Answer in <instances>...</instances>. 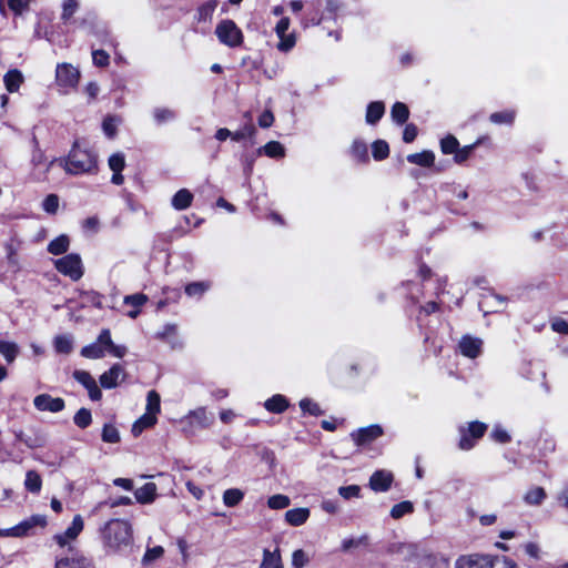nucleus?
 <instances>
[{"label":"nucleus","mask_w":568,"mask_h":568,"mask_svg":"<svg viewBox=\"0 0 568 568\" xmlns=\"http://www.w3.org/2000/svg\"><path fill=\"white\" fill-rule=\"evenodd\" d=\"M100 537L106 554H122L132 545V526L123 519H111L100 529Z\"/></svg>","instance_id":"nucleus-1"},{"label":"nucleus","mask_w":568,"mask_h":568,"mask_svg":"<svg viewBox=\"0 0 568 568\" xmlns=\"http://www.w3.org/2000/svg\"><path fill=\"white\" fill-rule=\"evenodd\" d=\"M110 354L113 357L122 358L126 355L128 348L124 345L113 343L109 328H103L98 335L95 342L81 348V356L89 359H100Z\"/></svg>","instance_id":"nucleus-2"},{"label":"nucleus","mask_w":568,"mask_h":568,"mask_svg":"<svg viewBox=\"0 0 568 568\" xmlns=\"http://www.w3.org/2000/svg\"><path fill=\"white\" fill-rule=\"evenodd\" d=\"M67 173L78 175L97 171V155L87 149H81L77 143L72 146L67 159L58 161Z\"/></svg>","instance_id":"nucleus-3"},{"label":"nucleus","mask_w":568,"mask_h":568,"mask_svg":"<svg viewBox=\"0 0 568 568\" xmlns=\"http://www.w3.org/2000/svg\"><path fill=\"white\" fill-rule=\"evenodd\" d=\"M219 41L230 48L240 47L243 43V32L233 20H222L215 28Z\"/></svg>","instance_id":"nucleus-4"},{"label":"nucleus","mask_w":568,"mask_h":568,"mask_svg":"<svg viewBox=\"0 0 568 568\" xmlns=\"http://www.w3.org/2000/svg\"><path fill=\"white\" fill-rule=\"evenodd\" d=\"M80 80V71L70 63H59L55 69V81L60 89L68 93Z\"/></svg>","instance_id":"nucleus-5"},{"label":"nucleus","mask_w":568,"mask_h":568,"mask_svg":"<svg viewBox=\"0 0 568 568\" xmlns=\"http://www.w3.org/2000/svg\"><path fill=\"white\" fill-rule=\"evenodd\" d=\"M55 268L72 281H78L83 275V265L78 254L71 253L54 262Z\"/></svg>","instance_id":"nucleus-6"},{"label":"nucleus","mask_w":568,"mask_h":568,"mask_svg":"<svg viewBox=\"0 0 568 568\" xmlns=\"http://www.w3.org/2000/svg\"><path fill=\"white\" fill-rule=\"evenodd\" d=\"M47 526V517L44 515H32L14 527L8 529L3 536L24 537L34 534L36 528H44Z\"/></svg>","instance_id":"nucleus-7"},{"label":"nucleus","mask_w":568,"mask_h":568,"mask_svg":"<svg viewBox=\"0 0 568 568\" xmlns=\"http://www.w3.org/2000/svg\"><path fill=\"white\" fill-rule=\"evenodd\" d=\"M73 378L80 383L89 393V397L97 402L100 400L102 397V392L99 388L95 379L92 377V375L82 369H75L73 372Z\"/></svg>","instance_id":"nucleus-8"},{"label":"nucleus","mask_w":568,"mask_h":568,"mask_svg":"<svg viewBox=\"0 0 568 568\" xmlns=\"http://www.w3.org/2000/svg\"><path fill=\"white\" fill-rule=\"evenodd\" d=\"M84 527V521L81 515H75L72 519L71 525L65 529L63 534L54 536V540L60 547H64L70 541L77 539Z\"/></svg>","instance_id":"nucleus-9"},{"label":"nucleus","mask_w":568,"mask_h":568,"mask_svg":"<svg viewBox=\"0 0 568 568\" xmlns=\"http://www.w3.org/2000/svg\"><path fill=\"white\" fill-rule=\"evenodd\" d=\"M34 407L40 412H51L58 413L61 412L65 404L64 400L60 397H52L49 394H40L33 399Z\"/></svg>","instance_id":"nucleus-10"},{"label":"nucleus","mask_w":568,"mask_h":568,"mask_svg":"<svg viewBox=\"0 0 568 568\" xmlns=\"http://www.w3.org/2000/svg\"><path fill=\"white\" fill-rule=\"evenodd\" d=\"M490 555L470 554L457 558L455 568H489Z\"/></svg>","instance_id":"nucleus-11"},{"label":"nucleus","mask_w":568,"mask_h":568,"mask_svg":"<svg viewBox=\"0 0 568 568\" xmlns=\"http://www.w3.org/2000/svg\"><path fill=\"white\" fill-rule=\"evenodd\" d=\"M383 429L379 425H371L352 433V438L358 446H363L372 443L379 436H382Z\"/></svg>","instance_id":"nucleus-12"},{"label":"nucleus","mask_w":568,"mask_h":568,"mask_svg":"<svg viewBox=\"0 0 568 568\" xmlns=\"http://www.w3.org/2000/svg\"><path fill=\"white\" fill-rule=\"evenodd\" d=\"M393 474L387 470H376L369 478V487L372 490L381 493L387 491L393 483Z\"/></svg>","instance_id":"nucleus-13"},{"label":"nucleus","mask_w":568,"mask_h":568,"mask_svg":"<svg viewBox=\"0 0 568 568\" xmlns=\"http://www.w3.org/2000/svg\"><path fill=\"white\" fill-rule=\"evenodd\" d=\"M120 378H124V369L122 365L114 364L100 376V384L106 389L114 388L118 386Z\"/></svg>","instance_id":"nucleus-14"},{"label":"nucleus","mask_w":568,"mask_h":568,"mask_svg":"<svg viewBox=\"0 0 568 568\" xmlns=\"http://www.w3.org/2000/svg\"><path fill=\"white\" fill-rule=\"evenodd\" d=\"M483 341L480 338L464 336L459 342L460 353L469 358H476L481 352Z\"/></svg>","instance_id":"nucleus-15"},{"label":"nucleus","mask_w":568,"mask_h":568,"mask_svg":"<svg viewBox=\"0 0 568 568\" xmlns=\"http://www.w3.org/2000/svg\"><path fill=\"white\" fill-rule=\"evenodd\" d=\"M32 143H33V150H32V154H31V164L33 165L34 170L41 169L42 173L44 174L57 162V160L47 162L44 152L40 149L36 136H33Z\"/></svg>","instance_id":"nucleus-16"},{"label":"nucleus","mask_w":568,"mask_h":568,"mask_svg":"<svg viewBox=\"0 0 568 568\" xmlns=\"http://www.w3.org/2000/svg\"><path fill=\"white\" fill-rule=\"evenodd\" d=\"M185 418L191 425H195L200 428H207L213 422V416L207 414L204 407H199L190 412Z\"/></svg>","instance_id":"nucleus-17"},{"label":"nucleus","mask_w":568,"mask_h":568,"mask_svg":"<svg viewBox=\"0 0 568 568\" xmlns=\"http://www.w3.org/2000/svg\"><path fill=\"white\" fill-rule=\"evenodd\" d=\"M20 248V242L16 239H11L4 244L6 257L9 266L14 271L20 270L18 251Z\"/></svg>","instance_id":"nucleus-18"},{"label":"nucleus","mask_w":568,"mask_h":568,"mask_svg":"<svg viewBox=\"0 0 568 568\" xmlns=\"http://www.w3.org/2000/svg\"><path fill=\"white\" fill-rule=\"evenodd\" d=\"M134 496L140 504H150L156 497V485L154 483H146L134 491Z\"/></svg>","instance_id":"nucleus-19"},{"label":"nucleus","mask_w":568,"mask_h":568,"mask_svg":"<svg viewBox=\"0 0 568 568\" xmlns=\"http://www.w3.org/2000/svg\"><path fill=\"white\" fill-rule=\"evenodd\" d=\"M310 517L308 508H294L290 509L285 513V520L291 526H301L303 525Z\"/></svg>","instance_id":"nucleus-20"},{"label":"nucleus","mask_w":568,"mask_h":568,"mask_svg":"<svg viewBox=\"0 0 568 568\" xmlns=\"http://www.w3.org/2000/svg\"><path fill=\"white\" fill-rule=\"evenodd\" d=\"M146 302L148 296L142 293L126 295L124 297V304L133 307V310L128 312V316L131 318H135L140 313V307H142Z\"/></svg>","instance_id":"nucleus-21"},{"label":"nucleus","mask_w":568,"mask_h":568,"mask_svg":"<svg viewBox=\"0 0 568 568\" xmlns=\"http://www.w3.org/2000/svg\"><path fill=\"white\" fill-rule=\"evenodd\" d=\"M3 82L9 92H17L23 83V75L17 69L9 70L3 77Z\"/></svg>","instance_id":"nucleus-22"},{"label":"nucleus","mask_w":568,"mask_h":568,"mask_svg":"<svg viewBox=\"0 0 568 568\" xmlns=\"http://www.w3.org/2000/svg\"><path fill=\"white\" fill-rule=\"evenodd\" d=\"M407 161L415 165L429 168L434 165L435 154L432 151L426 150L420 153H413L407 155Z\"/></svg>","instance_id":"nucleus-23"},{"label":"nucleus","mask_w":568,"mask_h":568,"mask_svg":"<svg viewBox=\"0 0 568 568\" xmlns=\"http://www.w3.org/2000/svg\"><path fill=\"white\" fill-rule=\"evenodd\" d=\"M192 200L193 194L186 189H181L172 197V206L178 211H182L192 204Z\"/></svg>","instance_id":"nucleus-24"},{"label":"nucleus","mask_w":568,"mask_h":568,"mask_svg":"<svg viewBox=\"0 0 568 568\" xmlns=\"http://www.w3.org/2000/svg\"><path fill=\"white\" fill-rule=\"evenodd\" d=\"M547 494L542 487H531L526 491L523 499L529 506H539L546 499Z\"/></svg>","instance_id":"nucleus-25"},{"label":"nucleus","mask_w":568,"mask_h":568,"mask_svg":"<svg viewBox=\"0 0 568 568\" xmlns=\"http://www.w3.org/2000/svg\"><path fill=\"white\" fill-rule=\"evenodd\" d=\"M385 112V105L381 101L371 102L366 110V122L368 124L377 123Z\"/></svg>","instance_id":"nucleus-26"},{"label":"nucleus","mask_w":568,"mask_h":568,"mask_svg":"<svg viewBox=\"0 0 568 568\" xmlns=\"http://www.w3.org/2000/svg\"><path fill=\"white\" fill-rule=\"evenodd\" d=\"M53 346L59 354H70L73 351V337L69 334L57 335L53 339Z\"/></svg>","instance_id":"nucleus-27"},{"label":"nucleus","mask_w":568,"mask_h":568,"mask_svg":"<svg viewBox=\"0 0 568 568\" xmlns=\"http://www.w3.org/2000/svg\"><path fill=\"white\" fill-rule=\"evenodd\" d=\"M264 407L275 414L283 413L288 407V402L283 395H274L264 403Z\"/></svg>","instance_id":"nucleus-28"},{"label":"nucleus","mask_w":568,"mask_h":568,"mask_svg":"<svg viewBox=\"0 0 568 568\" xmlns=\"http://www.w3.org/2000/svg\"><path fill=\"white\" fill-rule=\"evenodd\" d=\"M265 154L268 158L280 159L285 155V148L277 141H271L258 149V154Z\"/></svg>","instance_id":"nucleus-29"},{"label":"nucleus","mask_w":568,"mask_h":568,"mask_svg":"<svg viewBox=\"0 0 568 568\" xmlns=\"http://www.w3.org/2000/svg\"><path fill=\"white\" fill-rule=\"evenodd\" d=\"M156 423V417L153 414L145 413L132 426V434L138 437L145 428L152 427Z\"/></svg>","instance_id":"nucleus-30"},{"label":"nucleus","mask_w":568,"mask_h":568,"mask_svg":"<svg viewBox=\"0 0 568 568\" xmlns=\"http://www.w3.org/2000/svg\"><path fill=\"white\" fill-rule=\"evenodd\" d=\"M70 240L67 235L62 234L48 244V252L53 255H60L68 251Z\"/></svg>","instance_id":"nucleus-31"},{"label":"nucleus","mask_w":568,"mask_h":568,"mask_svg":"<svg viewBox=\"0 0 568 568\" xmlns=\"http://www.w3.org/2000/svg\"><path fill=\"white\" fill-rule=\"evenodd\" d=\"M260 568H283L278 550L270 551L268 549H265Z\"/></svg>","instance_id":"nucleus-32"},{"label":"nucleus","mask_w":568,"mask_h":568,"mask_svg":"<svg viewBox=\"0 0 568 568\" xmlns=\"http://www.w3.org/2000/svg\"><path fill=\"white\" fill-rule=\"evenodd\" d=\"M26 489L30 493L38 494L41 490L42 479L36 470H29L26 474Z\"/></svg>","instance_id":"nucleus-33"},{"label":"nucleus","mask_w":568,"mask_h":568,"mask_svg":"<svg viewBox=\"0 0 568 568\" xmlns=\"http://www.w3.org/2000/svg\"><path fill=\"white\" fill-rule=\"evenodd\" d=\"M244 498V493L237 488H230L223 493V503L227 507L237 506Z\"/></svg>","instance_id":"nucleus-34"},{"label":"nucleus","mask_w":568,"mask_h":568,"mask_svg":"<svg viewBox=\"0 0 568 568\" xmlns=\"http://www.w3.org/2000/svg\"><path fill=\"white\" fill-rule=\"evenodd\" d=\"M0 354L4 357V359L10 364L12 363L19 354V346L13 342H0Z\"/></svg>","instance_id":"nucleus-35"},{"label":"nucleus","mask_w":568,"mask_h":568,"mask_svg":"<svg viewBox=\"0 0 568 568\" xmlns=\"http://www.w3.org/2000/svg\"><path fill=\"white\" fill-rule=\"evenodd\" d=\"M392 119L397 124H404L409 116V110L406 104L396 102L392 108Z\"/></svg>","instance_id":"nucleus-36"},{"label":"nucleus","mask_w":568,"mask_h":568,"mask_svg":"<svg viewBox=\"0 0 568 568\" xmlns=\"http://www.w3.org/2000/svg\"><path fill=\"white\" fill-rule=\"evenodd\" d=\"M153 118L156 124L161 125L173 121L176 118V113L169 108H155L153 110Z\"/></svg>","instance_id":"nucleus-37"},{"label":"nucleus","mask_w":568,"mask_h":568,"mask_svg":"<svg viewBox=\"0 0 568 568\" xmlns=\"http://www.w3.org/2000/svg\"><path fill=\"white\" fill-rule=\"evenodd\" d=\"M217 6V2L215 0L207 1L203 3L197 9V21L199 22H207L211 20L213 12L215 11V8Z\"/></svg>","instance_id":"nucleus-38"},{"label":"nucleus","mask_w":568,"mask_h":568,"mask_svg":"<svg viewBox=\"0 0 568 568\" xmlns=\"http://www.w3.org/2000/svg\"><path fill=\"white\" fill-rule=\"evenodd\" d=\"M414 511V505L409 500H405L394 505L390 509V516L394 519H399L405 515L412 514Z\"/></svg>","instance_id":"nucleus-39"},{"label":"nucleus","mask_w":568,"mask_h":568,"mask_svg":"<svg viewBox=\"0 0 568 568\" xmlns=\"http://www.w3.org/2000/svg\"><path fill=\"white\" fill-rule=\"evenodd\" d=\"M161 399L160 395L155 390H150L146 396V412L153 414L155 417L160 413L161 409Z\"/></svg>","instance_id":"nucleus-40"},{"label":"nucleus","mask_w":568,"mask_h":568,"mask_svg":"<svg viewBox=\"0 0 568 568\" xmlns=\"http://www.w3.org/2000/svg\"><path fill=\"white\" fill-rule=\"evenodd\" d=\"M515 111L507 110L491 113L489 120L495 124H511L515 120Z\"/></svg>","instance_id":"nucleus-41"},{"label":"nucleus","mask_w":568,"mask_h":568,"mask_svg":"<svg viewBox=\"0 0 568 568\" xmlns=\"http://www.w3.org/2000/svg\"><path fill=\"white\" fill-rule=\"evenodd\" d=\"M372 152L375 160L381 161L388 156L389 146L386 141L377 140L372 145Z\"/></svg>","instance_id":"nucleus-42"},{"label":"nucleus","mask_w":568,"mask_h":568,"mask_svg":"<svg viewBox=\"0 0 568 568\" xmlns=\"http://www.w3.org/2000/svg\"><path fill=\"white\" fill-rule=\"evenodd\" d=\"M79 9V1L78 0H64L62 2V13H61V20L63 22H69L70 19L73 17V14Z\"/></svg>","instance_id":"nucleus-43"},{"label":"nucleus","mask_w":568,"mask_h":568,"mask_svg":"<svg viewBox=\"0 0 568 568\" xmlns=\"http://www.w3.org/2000/svg\"><path fill=\"white\" fill-rule=\"evenodd\" d=\"M489 568H518L517 564L506 556H491Z\"/></svg>","instance_id":"nucleus-44"},{"label":"nucleus","mask_w":568,"mask_h":568,"mask_svg":"<svg viewBox=\"0 0 568 568\" xmlns=\"http://www.w3.org/2000/svg\"><path fill=\"white\" fill-rule=\"evenodd\" d=\"M73 422L78 427H80L82 429L87 428L92 422L91 412L87 408H80L75 413V415L73 417Z\"/></svg>","instance_id":"nucleus-45"},{"label":"nucleus","mask_w":568,"mask_h":568,"mask_svg":"<svg viewBox=\"0 0 568 568\" xmlns=\"http://www.w3.org/2000/svg\"><path fill=\"white\" fill-rule=\"evenodd\" d=\"M255 133H256V129H255L254 124L252 122H247L243 125V128L233 132L232 140L239 142V141H242L243 139L254 136Z\"/></svg>","instance_id":"nucleus-46"},{"label":"nucleus","mask_w":568,"mask_h":568,"mask_svg":"<svg viewBox=\"0 0 568 568\" xmlns=\"http://www.w3.org/2000/svg\"><path fill=\"white\" fill-rule=\"evenodd\" d=\"M312 4L314 7V11L312 13H310V16H306L302 20V24L304 28H307L310 24L317 26L321 23V21L323 19L322 16L320 14L321 1L317 0V1L313 2Z\"/></svg>","instance_id":"nucleus-47"},{"label":"nucleus","mask_w":568,"mask_h":568,"mask_svg":"<svg viewBox=\"0 0 568 568\" xmlns=\"http://www.w3.org/2000/svg\"><path fill=\"white\" fill-rule=\"evenodd\" d=\"M291 504V499L286 495L277 494L273 495L267 500V506L271 509H284L288 507Z\"/></svg>","instance_id":"nucleus-48"},{"label":"nucleus","mask_w":568,"mask_h":568,"mask_svg":"<svg viewBox=\"0 0 568 568\" xmlns=\"http://www.w3.org/2000/svg\"><path fill=\"white\" fill-rule=\"evenodd\" d=\"M352 155L358 161H366L368 159L367 145L361 140H355L351 148Z\"/></svg>","instance_id":"nucleus-49"},{"label":"nucleus","mask_w":568,"mask_h":568,"mask_svg":"<svg viewBox=\"0 0 568 568\" xmlns=\"http://www.w3.org/2000/svg\"><path fill=\"white\" fill-rule=\"evenodd\" d=\"M459 146L458 140L453 135H447L440 141V149L444 154H454Z\"/></svg>","instance_id":"nucleus-50"},{"label":"nucleus","mask_w":568,"mask_h":568,"mask_svg":"<svg viewBox=\"0 0 568 568\" xmlns=\"http://www.w3.org/2000/svg\"><path fill=\"white\" fill-rule=\"evenodd\" d=\"M102 440L105 443H118L120 440V434L115 426L105 424L102 429Z\"/></svg>","instance_id":"nucleus-51"},{"label":"nucleus","mask_w":568,"mask_h":568,"mask_svg":"<svg viewBox=\"0 0 568 568\" xmlns=\"http://www.w3.org/2000/svg\"><path fill=\"white\" fill-rule=\"evenodd\" d=\"M280 38V42L277 43V49L282 52H288L292 50L296 43V38L294 33H284V36H277Z\"/></svg>","instance_id":"nucleus-52"},{"label":"nucleus","mask_w":568,"mask_h":568,"mask_svg":"<svg viewBox=\"0 0 568 568\" xmlns=\"http://www.w3.org/2000/svg\"><path fill=\"white\" fill-rule=\"evenodd\" d=\"M210 285L205 282H193L186 285L185 293L189 296H201L209 290Z\"/></svg>","instance_id":"nucleus-53"},{"label":"nucleus","mask_w":568,"mask_h":568,"mask_svg":"<svg viewBox=\"0 0 568 568\" xmlns=\"http://www.w3.org/2000/svg\"><path fill=\"white\" fill-rule=\"evenodd\" d=\"M474 439H479L484 436L487 430V425L480 422H471L468 424V427L465 428Z\"/></svg>","instance_id":"nucleus-54"},{"label":"nucleus","mask_w":568,"mask_h":568,"mask_svg":"<svg viewBox=\"0 0 568 568\" xmlns=\"http://www.w3.org/2000/svg\"><path fill=\"white\" fill-rule=\"evenodd\" d=\"M300 407L304 413H308L312 416H320L322 415V410L317 403L313 402L310 398H303L300 402Z\"/></svg>","instance_id":"nucleus-55"},{"label":"nucleus","mask_w":568,"mask_h":568,"mask_svg":"<svg viewBox=\"0 0 568 568\" xmlns=\"http://www.w3.org/2000/svg\"><path fill=\"white\" fill-rule=\"evenodd\" d=\"M32 1L33 0H8V7L16 16H20L29 9Z\"/></svg>","instance_id":"nucleus-56"},{"label":"nucleus","mask_w":568,"mask_h":568,"mask_svg":"<svg viewBox=\"0 0 568 568\" xmlns=\"http://www.w3.org/2000/svg\"><path fill=\"white\" fill-rule=\"evenodd\" d=\"M109 166L113 172L122 171L125 166V158L123 153H114L109 158Z\"/></svg>","instance_id":"nucleus-57"},{"label":"nucleus","mask_w":568,"mask_h":568,"mask_svg":"<svg viewBox=\"0 0 568 568\" xmlns=\"http://www.w3.org/2000/svg\"><path fill=\"white\" fill-rule=\"evenodd\" d=\"M460 432V440H459V448L463 450H469L475 446L476 439L471 437V435L465 430L464 427L459 429Z\"/></svg>","instance_id":"nucleus-58"},{"label":"nucleus","mask_w":568,"mask_h":568,"mask_svg":"<svg viewBox=\"0 0 568 568\" xmlns=\"http://www.w3.org/2000/svg\"><path fill=\"white\" fill-rule=\"evenodd\" d=\"M359 493L361 487L358 485L342 486L338 488V494L344 499L357 498L359 497Z\"/></svg>","instance_id":"nucleus-59"},{"label":"nucleus","mask_w":568,"mask_h":568,"mask_svg":"<svg viewBox=\"0 0 568 568\" xmlns=\"http://www.w3.org/2000/svg\"><path fill=\"white\" fill-rule=\"evenodd\" d=\"M45 212L54 214L59 207V197L55 194H49L42 203Z\"/></svg>","instance_id":"nucleus-60"},{"label":"nucleus","mask_w":568,"mask_h":568,"mask_svg":"<svg viewBox=\"0 0 568 568\" xmlns=\"http://www.w3.org/2000/svg\"><path fill=\"white\" fill-rule=\"evenodd\" d=\"M109 54L104 50H93L92 60L97 67H106L109 64Z\"/></svg>","instance_id":"nucleus-61"},{"label":"nucleus","mask_w":568,"mask_h":568,"mask_svg":"<svg viewBox=\"0 0 568 568\" xmlns=\"http://www.w3.org/2000/svg\"><path fill=\"white\" fill-rule=\"evenodd\" d=\"M308 562V557L306 554L302 550H295L292 556V565L295 568H303Z\"/></svg>","instance_id":"nucleus-62"},{"label":"nucleus","mask_w":568,"mask_h":568,"mask_svg":"<svg viewBox=\"0 0 568 568\" xmlns=\"http://www.w3.org/2000/svg\"><path fill=\"white\" fill-rule=\"evenodd\" d=\"M491 438L497 442V443H500V444H506L508 442H510V436L509 434L500 428V427H495L491 432Z\"/></svg>","instance_id":"nucleus-63"},{"label":"nucleus","mask_w":568,"mask_h":568,"mask_svg":"<svg viewBox=\"0 0 568 568\" xmlns=\"http://www.w3.org/2000/svg\"><path fill=\"white\" fill-rule=\"evenodd\" d=\"M417 126L413 123H409L405 126L404 129V132H403V140L405 143H410L413 142L416 136H417Z\"/></svg>","instance_id":"nucleus-64"}]
</instances>
